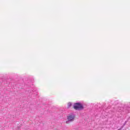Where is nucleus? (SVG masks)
I'll return each mask as SVG.
<instances>
[{"label": "nucleus", "mask_w": 130, "mask_h": 130, "mask_svg": "<svg viewBox=\"0 0 130 130\" xmlns=\"http://www.w3.org/2000/svg\"><path fill=\"white\" fill-rule=\"evenodd\" d=\"M74 108L75 110H82L84 109V107L81 103H77L74 104Z\"/></svg>", "instance_id": "1"}, {"label": "nucleus", "mask_w": 130, "mask_h": 130, "mask_svg": "<svg viewBox=\"0 0 130 130\" xmlns=\"http://www.w3.org/2000/svg\"><path fill=\"white\" fill-rule=\"evenodd\" d=\"M68 121H73L75 119L74 115H70L68 117Z\"/></svg>", "instance_id": "2"}, {"label": "nucleus", "mask_w": 130, "mask_h": 130, "mask_svg": "<svg viewBox=\"0 0 130 130\" xmlns=\"http://www.w3.org/2000/svg\"><path fill=\"white\" fill-rule=\"evenodd\" d=\"M71 106H72V103H68V105H67V107L68 108H70V107H71Z\"/></svg>", "instance_id": "3"}]
</instances>
